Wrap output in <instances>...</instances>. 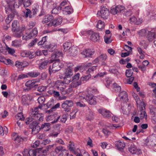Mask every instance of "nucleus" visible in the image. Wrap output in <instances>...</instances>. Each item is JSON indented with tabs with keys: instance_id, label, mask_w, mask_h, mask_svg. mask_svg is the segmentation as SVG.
Wrapping results in <instances>:
<instances>
[{
	"instance_id": "c85d7f7f",
	"label": "nucleus",
	"mask_w": 156,
	"mask_h": 156,
	"mask_svg": "<svg viewBox=\"0 0 156 156\" xmlns=\"http://www.w3.org/2000/svg\"><path fill=\"white\" fill-rule=\"evenodd\" d=\"M54 19L53 16L51 15H47L44 16L42 21L43 23H47L48 22L51 21Z\"/></svg>"
},
{
	"instance_id": "6e6552de",
	"label": "nucleus",
	"mask_w": 156,
	"mask_h": 156,
	"mask_svg": "<svg viewBox=\"0 0 156 156\" xmlns=\"http://www.w3.org/2000/svg\"><path fill=\"white\" fill-rule=\"evenodd\" d=\"M98 111L99 113L105 117L109 118L112 116V113L109 110L105 108H99L98 109Z\"/></svg>"
},
{
	"instance_id": "8fccbe9b",
	"label": "nucleus",
	"mask_w": 156,
	"mask_h": 156,
	"mask_svg": "<svg viewBox=\"0 0 156 156\" xmlns=\"http://www.w3.org/2000/svg\"><path fill=\"white\" fill-rule=\"evenodd\" d=\"M32 0H26L23 3V6L24 7H27L30 6L32 3Z\"/></svg>"
},
{
	"instance_id": "72a5a7b5",
	"label": "nucleus",
	"mask_w": 156,
	"mask_h": 156,
	"mask_svg": "<svg viewBox=\"0 0 156 156\" xmlns=\"http://www.w3.org/2000/svg\"><path fill=\"white\" fill-rule=\"evenodd\" d=\"M50 124L49 123H45L41 125L40 128L44 131H47L50 129Z\"/></svg>"
},
{
	"instance_id": "4d7b16f0",
	"label": "nucleus",
	"mask_w": 156,
	"mask_h": 156,
	"mask_svg": "<svg viewBox=\"0 0 156 156\" xmlns=\"http://www.w3.org/2000/svg\"><path fill=\"white\" fill-rule=\"evenodd\" d=\"M113 87L114 90L117 92H119L121 90L120 86L116 83H115L113 84Z\"/></svg>"
},
{
	"instance_id": "4468645a",
	"label": "nucleus",
	"mask_w": 156,
	"mask_h": 156,
	"mask_svg": "<svg viewBox=\"0 0 156 156\" xmlns=\"http://www.w3.org/2000/svg\"><path fill=\"white\" fill-rule=\"evenodd\" d=\"M41 62L38 65L39 69L41 70L46 68L48 64L51 63V62L49 59H41Z\"/></svg>"
},
{
	"instance_id": "c03bdc74",
	"label": "nucleus",
	"mask_w": 156,
	"mask_h": 156,
	"mask_svg": "<svg viewBox=\"0 0 156 156\" xmlns=\"http://www.w3.org/2000/svg\"><path fill=\"white\" fill-rule=\"evenodd\" d=\"M68 151L64 150L62 151L59 156H73L71 154H69Z\"/></svg>"
},
{
	"instance_id": "774afa93",
	"label": "nucleus",
	"mask_w": 156,
	"mask_h": 156,
	"mask_svg": "<svg viewBox=\"0 0 156 156\" xmlns=\"http://www.w3.org/2000/svg\"><path fill=\"white\" fill-rule=\"evenodd\" d=\"M45 135L44 133H39L37 135V138L39 139L43 140L45 138Z\"/></svg>"
},
{
	"instance_id": "864d4df0",
	"label": "nucleus",
	"mask_w": 156,
	"mask_h": 156,
	"mask_svg": "<svg viewBox=\"0 0 156 156\" xmlns=\"http://www.w3.org/2000/svg\"><path fill=\"white\" fill-rule=\"evenodd\" d=\"M31 54L30 51H24L21 53V55L23 57H28L30 56L29 54Z\"/></svg>"
},
{
	"instance_id": "09e8293b",
	"label": "nucleus",
	"mask_w": 156,
	"mask_h": 156,
	"mask_svg": "<svg viewBox=\"0 0 156 156\" xmlns=\"http://www.w3.org/2000/svg\"><path fill=\"white\" fill-rule=\"evenodd\" d=\"M62 7H58L53 9L52 10V13L53 14H57L61 10Z\"/></svg>"
},
{
	"instance_id": "49530a36",
	"label": "nucleus",
	"mask_w": 156,
	"mask_h": 156,
	"mask_svg": "<svg viewBox=\"0 0 156 156\" xmlns=\"http://www.w3.org/2000/svg\"><path fill=\"white\" fill-rule=\"evenodd\" d=\"M133 73V71L132 69H129L126 70L125 73L126 76L128 77H131Z\"/></svg>"
},
{
	"instance_id": "dca6fc26",
	"label": "nucleus",
	"mask_w": 156,
	"mask_h": 156,
	"mask_svg": "<svg viewBox=\"0 0 156 156\" xmlns=\"http://www.w3.org/2000/svg\"><path fill=\"white\" fill-rule=\"evenodd\" d=\"M124 9V7L121 5H118L115 7H112L111 9V12L112 14L115 15L122 11Z\"/></svg>"
},
{
	"instance_id": "37998d69",
	"label": "nucleus",
	"mask_w": 156,
	"mask_h": 156,
	"mask_svg": "<svg viewBox=\"0 0 156 156\" xmlns=\"http://www.w3.org/2000/svg\"><path fill=\"white\" fill-rule=\"evenodd\" d=\"M15 136H14L13 138L16 143H20L21 142H22L23 139L20 136H17V134Z\"/></svg>"
},
{
	"instance_id": "f03ea898",
	"label": "nucleus",
	"mask_w": 156,
	"mask_h": 156,
	"mask_svg": "<svg viewBox=\"0 0 156 156\" xmlns=\"http://www.w3.org/2000/svg\"><path fill=\"white\" fill-rule=\"evenodd\" d=\"M97 13L104 19H107L110 14L108 9L104 6H101L100 11H98Z\"/></svg>"
},
{
	"instance_id": "3c124183",
	"label": "nucleus",
	"mask_w": 156,
	"mask_h": 156,
	"mask_svg": "<svg viewBox=\"0 0 156 156\" xmlns=\"http://www.w3.org/2000/svg\"><path fill=\"white\" fill-rule=\"evenodd\" d=\"M109 71L110 73H112L116 76H118L119 74V72L115 69H109Z\"/></svg>"
},
{
	"instance_id": "bf43d9fd",
	"label": "nucleus",
	"mask_w": 156,
	"mask_h": 156,
	"mask_svg": "<svg viewBox=\"0 0 156 156\" xmlns=\"http://www.w3.org/2000/svg\"><path fill=\"white\" fill-rule=\"evenodd\" d=\"M15 66L18 68H21L24 66L23 63L19 61L16 62Z\"/></svg>"
},
{
	"instance_id": "bb28decb",
	"label": "nucleus",
	"mask_w": 156,
	"mask_h": 156,
	"mask_svg": "<svg viewBox=\"0 0 156 156\" xmlns=\"http://www.w3.org/2000/svg\"><path fill=\"white\" fill-rule=\"evenodd\" d=\"M12 26V30L14 32H18L20 30L19 23L17 20H15L13 22Z\"/></svg>"
},
{
	"instance_id": "ddd939ff",
	"label": "nucleus",
	"mask_w": 156,
	"mask_h": 156,
	"mask_svg": "<svg viewBox=\"0 0 156 156\" xmlns=\"http://www.w3.org/2000/svg\"><path fill=\"white\" fill-rule=\"evenodd\" d=\"M62 18L61 16H59L52 21L49 22L47 24V25L48 27H51L52 26H56L62 23Z\"/></svg>"
},
{
	"instance_id": "a18cd8bd",
	"label": "nucleus",
	"mask_w": 156,
	"mask_h": 156,
	"mask_svg": "<svg viewBox=\"0 0 156 156\" xmlns=\"http://www.w3.org/2000/svg\"><path fill=\"white\" fill-rule=\"evenodd\" d=\"M66 104L67 106L69 108L73 106V102L71 100H66L63 102Z\"/></svg>"
},
{
	"instance_id": "e433bc0d",
	"label": "nucleus",
	"mask_w": 156,
	"mask_h": 156,
	"mask_svg": "<svg viewBox=\"0 0 156 156\" xmlns=\"http://www.w3.org/2000/svg\"><path fill=\"white\" fill-rule=\"evenodd\" d=\"M149 31L147 29H143L140 30L138 32L139 34L141 36H144L147 35Z\"/></svg>"
},
{
	"instance_id": "79ce46f5",
	"label": "nucleus",
	"mask_w": 156,
	"mask_h": 156,
	"mask_svg": "<svg viewBox=\"0 0 156 156\" xmlns=\"http://www.w3.org/2000/svg\"><path fill=\"white\" fill-rule=\"evenodd\" d=\"M14 17V15L13 14H10L8 15V16L6 18L5 22L7 24H9L12 20Z\"/></svg>"
},
{
	"instance_id": "39448f33",
	"label": "nucleus",
	"mask_w": 156,
	"mask_h": 156,
	"mask_svg": "<svg viewBox=\"0 0 156 156\" xmlns=\"http://www.w3.org/2000/svg\"><path fill=\"white\" fill-rule=\"evenodd\" d=\"M39 82V80H33L28 81L25 84V86L28 87L27 88H24L23 90L25 91H28L32 88L38 86L37 83Z\"/></svg>"
},
{
	"instance_id": "0e129e2a",
	"label": "nucleus",
	"mask_w": 156,
	"mask_h": 156,
	"mask_svg": "<svg viewBox=\"0 0 156 156\" xmlns=\"http://www.w3.org/2000/svg\"><path fill=\"white\" fill-rule=\"evenodd\" d=\"M77 111L75 110L72 112L70 114V119H73L75 118Z\"/></svg>"
},
{
	"instance_id": "4be33fe9",
	"label": "nucleus",
	"mask_w": 156,
	"mask_h": 156,
	"mask_svg": "<svg viewBox=\"0 0 156 156\" xmlns=\"http://www.w3.org/2000/svg\"><path fill=\"white\" fill-rule=\"evenodd\" d=\"M59 119L61 122L65 123L67 119V115L66 114H64L61 116H58L56 119L51 121V122L52 124L56 123L58 121Z\"/></svg>"
},
{
	"instance_id": "a211bd4d",
	"label": "nucleus",
	"mask_w": 156,
	"mask_h": 156,
	"mask_svg": "<svg viewBox=\"0 0 156 156\" xmlns=\"http://www.w3.org/2000/svg\"><path fill=\"white\" fill-rule=\"evenodd\" d=\"M118 96L120 101H126L128 100L127 94L125 91L121 92Z\"/></svg>"
},
{
	"instance_id": "393cba45",
	"label": "nucleus",
	"mask_w": 156,
	"mask_h": 156,
	"mask_svg": "<svg viewBox=\"0 0 156 156\" xmlns=\"http://www.w3.org/2000/svg\"><path fill=\"white\" fill-rule=\"evenodd\" d=\"M129 22L131 23H133L136 25L140 24L142 21L141 18H137L134 16H132L129 19Z\"/></svg>"
},
{
	"instance_id": "052dcab7",
	"label": "nucleus",
	"mask_w": 156,
	"mask_h": 156,
	"mask_svg": "<svg viewBox=\"0 0 156 156\" xmlns=\"http://www.w3.org/2000/svg\"><path fill=\"white\" fill-rule=\"evenodd\" d=\"M8 8L5 7V12L7 14H9L12 12V7H11L10 5H8Z\"/></svg>"
},
{
	"instance_id": "2f4dec72",
	"label": "nucleus",
	"mask_w": 156,
	"mask_h": 156,
	"mask_svg": "<svg viewBox=\"0 0 156 156\" xmlns=\"http://www.w3.org/2000/svg\"><path fill=\"white\" fill-rule=\"evenodd\" d=\"M62 56V53L61 52L58 51L56 52L55 53H54L52 55L51 58L52 60H55L56 58H59L60 56Z\"/></svg>"
},
{
	"instance_id": "5701e85b",
	"label": "nucleus",
	"mask_w": 156,
	"mask_h": 156,
	"mask_svg": "<svg viewBox=\"0 0 156 156\" xmlns=\"http://www.w3.org/2000/svg\"><path fill=\"white\" fill-rule=\"evenodd\" d=\"M94 51L93 50L86 49L82 52V54L84 58L89 57L94 54Z\"/></svg>"
},
{
	"instance_id": "b1692460",
	"label": "nucleus",
	"mask_w": 156,
	"mask_h": 156,
	"mask_svg": "<svg viewBox=\"0 0 156 156\" xmlns=\"http://www.w3.org/2000/svg\"><path fill=\"white\" fill-rule=\"evenodd\" d=\"M63 13L65 15L69 14L73 12V9L71 6H66L62 8Z\"/></svg>"
},
{
	"instance_id": "e2e57ef3",
	"label": "nucleus",
	"mask_w": 156,
	"mask_h": 156,
	"mask_svg": "<svg viewBox=\"0 0 156 156\" xmlns=\"http://www.w3.org/2000/svg\"><path fill=\"white\" fill-rule=\"evenodd\" d=\"M24 1V0H18V4H15V5L16 8H19L20 6L23 4Z\"/></svg>"
},
{
	"instance_id": "1a4fd4ad",
	"label": "nucleus",
	"mask_w": 156,
	"mask_h": 156,
	"mask_svg": "<svg viewBox=\"0 0 156 156\" xmlns=\"http://www.w3.org/2000/svg\"><path fill=\"white\" fill-rule=\"evenodd\" d=\"M129 151L133 154L139 155L142 153L141 150L134 145H131L129 148Z\"/></svg>"
},
{
	"instance_id": "de8ad7c7",
	"label": "nucleus",
	"mask_w": 156,
	"mask_h": 156,
	"mask_svg": "<svg viewBox=\"0 0 156 156\" xmlns=\"http://www.w3.org/2000/svg\"><path fill=\"white\" fill-rule=\"evenodd\" d=\"M62 108L63 109L64 111L66 112H68L71 109L70 108H69L68 106L66 105V104H65L63 102L62 104Z\"/></svg>"
},
{
	"instance_id": "7ed1b4c3",
	"label": "nucleus",
	"mask_w": 156,
	"mask_h": 156,
	"mask_svg": "<svg viewBox=\"0 0 156 156\" xmlns=\"http://www.w3.org/2000/svg\"><path fill=\"white\" fill-rule=\"evenodd\" d=\"M37 34V28H34L28 33H26L23 36V40H28L32 38L35 37Z\"/></svg>"
},
{
	"instance_id": "f8f14e48",
	"label": "nucleus",
	"mask_w": 156,
	"mask_h": 156,
	"mask_svg": "<svg viewBox=\"0 0 156 156\" xmlns=\"http://www.w3.org/2000/svg\"><path fill=\"white\" fill-rule=\"evenodd\" d=\"M156 135L153 134L149 136V138L146 140V142L147 143V145L153 146L155 145V139Z\"/></svg>"
},
{
	"instance_id": "6e6d98bb",
	"label": "nucleus",
	"mask_w": 156,
	"mask_h": 156,
	"mask_svg": "<svg viewBox=\"0 0 156 156\" xmlns=\"http://www.w3.org/2000/svg\"><path fill=\"white\" fill-rule=\"evenodd\" d=\"M47 36H45L43 37L41 40L37 44L38 45H43L46 41Z\"/></svg>"
},
{
	"instance_id": "ea45409f",
	"label": "nucleus",
	"mask_w": 156,
	"mask_h": 156,
	"mask_svg": "<svg viewBox=\"0 0 156 156\" xmlns=\"http://www.w3.org/2000/svg\"><path fill=\"white\" fill-rule=\"evenodd\" d=\"M88 112L89 113H87V120L90 121L93 118V113L91 110L89 108L88 109Z\"/></svg>"
},
{
	"instance_id": "6ab92c4d",
	"label": "nucleus",
	"mask_w": 156,
	"mask_h": 156,
	"mask_svg": "<svg viewBox=\"0 0 156 156\" xmlns=\"http://www.w3.org/2000/svg\"><path fill=\"white\" fill-rule=\"evenodd\" d=\"M91 77V76L90 73L87 75L82 76L80 78V81L77 82L78 84L80 85L82 83H84L85 82L88 81Z\"/></svg>"
},
{
	"instance_id": "603ef678",
	"label": "nucleus",
	"mask_w": 156,
	"mask_h": 156,
	"mask_svg": "<svg viewBox=\"0 0 156 156\" xmlns=\"http://www.w3.org/2000/svg\"><path fill=\"white\" fill-rule=\"evenodd\" d=\"M140 44L143 46L144 49H146L148 46V44L146 41L142 40L140 42Z\"/></svg>"
},
{
	"instance_id": "aec40b11",
	"label": "nucleus",
	"mask_w": 156,
	"mask_h": 156,
	"mask_svg": "<svg viewBox=\"0 0 156 156\" xmlns=\"http://www.w3.org/2000/svg\"><path fill=\"white\" fill-rule=\"evenodd\" d=\"M115 143L117 149L120 151H122L125 146L124 143L120 140L116 141Z\"/></svg>"
},
{
	"instance_id": "58836bf2",
	"label": "nucleus",
	"mask_w": 156,
	"mask_h": 156,
	"mask_svg": "<svg viewBox=\"0 0 156 156\" xmlns=\"http://www.w3.org/2000/svg\"><path fill=\"white\" fill-rule=\"evenodd\" d=\"M12 45L16 48L19 47L21 46V42L20 41L15 40L12 42Z\"/></svg>"
},
{
	"instance_id": "13d9d810",
	"label": "nucleus",
	"mask_w": 156,
	"mask_h": 156,
	"mask_svg": "<svg viewBox=\"0 0 156 156\" xmlns=\"http://www.w3.org/2000/svg\"><path fill=\"white\" fill-rule=\"evenodd\" d=\"M37 101L40 105H41L45 101V98L44 97H39L37 99Z\"/></svg>"
},
{
	"instance_id": "4c0bfd02",
	"label": "nucleus",
	"mask_w": 156,
	"mask_h": 156,
	"mask_svg": "<svg viewBox=\"0 0 156 156\" xmlns=\"http://www.w3.org/2000/svg\"><path fill=\"white\" fill-rule=\"evenodd\" d=\"M63 47L64 48V51H66L68 50H70L71 46V44L70 42H66L63 44Z\"/></svg>"
},
{
	"instance_id": "338daca9",
	"label": "nucleus",
	"mask_w": 156,
	"mask_h": 156,
	"mask_svg": "<svg viewBox=\"0 0 156 156\" xmlns=\"http://www.w3.org/2000/svg\"><path fill=\"white\" fill-rule=\"evenodd\" d=\"M56 46L52 44H50L48 47L49 51H53L56 48Z\"/></svg>"
},
{
	"instance_id": "9d476101",
	"label": "nucleus",
	"mask_w": 156,
	"mask_h": 156,
	"mask_svg": "<svg viewBox=\"0 0 156 156\" xmlns=\"http://www.w3.org/2000/svg\"><path fill=\"white\" fill-rule=\"evenodd\" d=\"M23 156H36L37 152L34 150H28L25 149L22 152Z\"/></svg>"
},
{
	"instance_id": "f704fd0d",
	"label": "nucleus",
	"mask_w": 156,
	"mask_h": 156,
	"mask_svg": "<svg viewBox=\"0 0 156 156\" xmlns=\"http://www.w3.org/2000/svg\"><path fill=\"white\" fill-rule=\"evenodd\" d=\"M28 75L32 77H36L40 74V73L38 71H35L29 72Z\"/></svg>"
},
{
	"instance_id": "20e7f679",
	"label": "nucleus",
	"mask_w": 156,
	"mask_h": 156,
	"mask_svg": "<svg viewBox=\"0 0 156 156\" xmlns=\"http://www.w3.org/2000/svg\"><path fill=\"white\" fill-rule=\"evenodd\" d=\"M85 95H83L80 94L79 97L77 98V101L75 103L76 106L79 108L85 107L86 105L85 104L86 102L85 99Z\"/></svg>"
},
{
	"instance_id": "cd10ccee",
	"label": "nucleus",
	"mask_w": 156,
	"mask_h": 156,
	"mask_svg": "<svg viewBox=\"0 0 156 156\" xmlns=\"http://www.w3.org/2000/svg\"><path fill=\"white\" fill-rule=\"evenodd\" d=\"M33 119L36 121L42 122L44 119V115L42 113H38L32 116Z\"/></svg>"
},
{
	"instance_id": "7c9ffc66",
	"label": "nucleus",
	"mask_w": 156,
	"mask_h": 156,
	"mask_svg": "<svg viewBox=\"0 0 156 156\" xmlns=\"http://www.w3.org/2000/svg\"><path fill=\"white\" fill-rule=\"evenodd\" d=\"M73 75L72 69L70 67H68L65 73V77L69 78Z\"/></svg>"
},
{
	"instance_id": "f3484780",
	"label": "nucleus",
	"mask_w": 156,
	"mask_h": 156,
	"mask_svg": "<svg viewBox=\"0 0 156 156\" xmlns=\"http://www.w3.org/2000/svg\"><path fill=\"white\" fill-rule=\"evenodd\" d=\"M55 85H57L56 86V88L61 91L62 94H64L63 93L66 92V87L65 85L59 81H57L56 82Z\"/></svg>"
},
{
	"instance_id": "f257e3e1",
	"label": "nucleus",
	"mask_w": 156,
	"mask_h": 156,
	"mask_svg": "<svg viewBox=\"0 0 156 156\" xmlns=\"http://www.w3.org/2000/svg\"><path fill=\"white\" fill-rule=\"evenodd\" d=\"M63 67V65L60 62L59 59L56 60L52 66L49 67L48 71L49 74L51 75L52 72L55 73L59 71Z\"/></svg>"
},
{
	"instance_id": "69168bd1",
	"label": "nucleus",
	"mask_w": 156,
	"mask_h": 156,
	"mask_svg": "<svg viewBox=\"0 0 156 156\" xmlns=\"http://www.w3.org/2000/svg\"><path fill=\"white\" fill-rule=\"evenodd\" d=\"M48 87L47 86H40L38 87L37 90L40 92H42L46 89Z\"/></svg>"
},
{
	"instance_id": "a878e982",
	"label": "nucleus",
	"mask_w": 156,
	"mask_h": 156,
	"mask_svg": "<svg viewBox=\"0 0 156 156\" xmlns=\"http://www.w3.org/2000/svg\"><path fill=\"white\" fill-rule=\"evenodd\" d=\"M89 33L91 34V36L90 37V40L91 41L94 42H96L98 41L100 38L98 34L94 32L91 31H90Z\"/></svg>"
},
{
	"instance_id": "473e14b6",
	"label": "nucleus",
	"mask_w": 156,
	"mask_h": 156,
	"mask_svg": "<svg viewBox=\"0 0 156 156\" xmlns=\"http://www.w3.org/2000/svg\"><path fill=\"white\" fill-rule=\"evenodd\" d=\"M104 75V73H98L95 76H93L91 79L92 82L93 83H95L97 81L99 77L103 76Z\"/></svg>"
},
{
	"instance_id": "9b49d317",
	"label": "nucleus",
	"mask_w": 156,
	"mask_h": 156,
	"mask_svg": "<svg viewBox=\"0 0 156 156\" xmlns=\"http://www.w3.org/2000/svg\"><path fill=\"white\" fill-rule=\"evenodd\" d=\"M147 37L149 42L153 41L156 38V30H152L149 31Z\"/></svg>"
},
{
	"instance_id": "a19ab883",
	"label": "nucleus",
	"mask_w": 156,
	"mask_h": 156,
	"mask_svg": "<svg viewBox=\"0 0 156 156\" xmlns=\"http://www.w3.org/2000/svg\"><path fill=\"white\" fill-rule=\"evenodd\" d=\"M97 26L98 28L100 30H101L105 27V23L101 20H99L98 21Z\"/></svg>"
},
{
	"instance_id": "2eb2a0df",
	"label": "nucleus",
	"mask_w": 156,
	"mask_h": 156,
	"mask_svg": "<svg viewBox=\"0 0 156 156\" xmlns=\"http://www.w3.org/2000/svg\"><path fill=\"white\" fill-rule=\"evenodd\" d=\"M79 85L77 82L73 81L70 84L68 88L66 90V92H64L63 93L64 94H68L73 91V88Z\"/></svg>"
},
{
	"instance_id": "0eeeda50",
	"label": "nucleus",
	"mask_w": 156,
	"mask_h": 156,
	"mask_svg": "<svg viewBox=\"0 0 156 156\" xmlns=\"http://www.w3.org/2000/svg\"><path fill=\"white\" fill-rule=\"evenodd\" d=\"M86 101L91 105H95L97 103V98L90 94L85 95Z\"/></svg>"
},
{
	"instance_id": "680f3d73",
	"label": "nucleus",
	"mask_w": 156,
	"mask_h": 156,
	"mask_svg": "<svg viewBox=\"0 0 156 156\" xmlns=\"http://www.w3.org/2000/svg\"><path fill=\"white\" fill-rule=\"evenodd\" d=\"M63 149V147L61 146H58L55 149V151L56 153H58L60 151H63L62 149ZM62 151H61V152Z\"/></svg>"
},
{
	"instance_id": "423d86ee",
	"label": "nucleus",
	"mask_w": 156,
	"mask_h": 156,
	"mask_svg": "<svg viewBox=\"0 0 156 156\" xmlns=\"http://www.w3.org/2000/svg\"><path fill=\"white\" fill-rule=\"evenodd\" d=\"M38 123L36 121H34L30 125V127L32 129V133L36 134L40 131L41 128L38 125Z\"/></svg>"
},
{
	"instance_id": "412c9836",
	"label": "nucleus",
	"mask_w": 156,
	"mask_h": 156,
	"mask_svg": "<svg viewBox=\"0 0 156 156\" xmlns=\"http://www.w3.org/2000/svg\"><path fill=\"white\" fill-rule=\"evenodd\" d=\"M31 99V97L29 94L23 95L22 97V103L24 105H28Z\"/></svg>"
},
{
	"instance_id": "c9c22d12",
	"label": "nucleus",
	"mask_w": 156,
	"mask_h": 156,
	"mask_svg": "<svg viewBox=\"0 0 156 156\" xmlns=\"http://www.w3.org/2000/svg\"><path fill=\"white\" fill-rule=\"evenodd\" d=\"M24 16L26 18L29 17L30 18H31L33 17V16L31 14V12L30 9H26L25 11H24Z\"/></svg>"
},
{
	"instance_id": "c756f323",
	"label": "nucleus",
	"mask_w": 156,
	"mask_h": 156,
	"mask_svg": "<svg viewBox=\"0 0 156 156\" xmlns=\"http://www.w3.org/2000/svg\"><path fill=\"white\" fill-rule=\"evenodd\" d=\"M142 110L140 111V113L139 114V116L140 119H142L144 118L145 119H147V114L144 109H145V107L144 106L143 107H142Z\"/></svg>"
},
{
	"instance_id": "5fc2aeb1",
	"label": "nucleus",
	"mask_w": 156,
	"mask_h": 156,
	"mask_svg": "<svg viewBox=\"0 0 156 156\" xmlns=\"http://www.w3.org/2000/svg\"><path fill=\"white\" fill-rule=\"evenodd\" d=\"M97 66H92L89 67L87 71V72L89 73H93L94 70H95L96 69Z\"/></svg>"
}]
</instances>
